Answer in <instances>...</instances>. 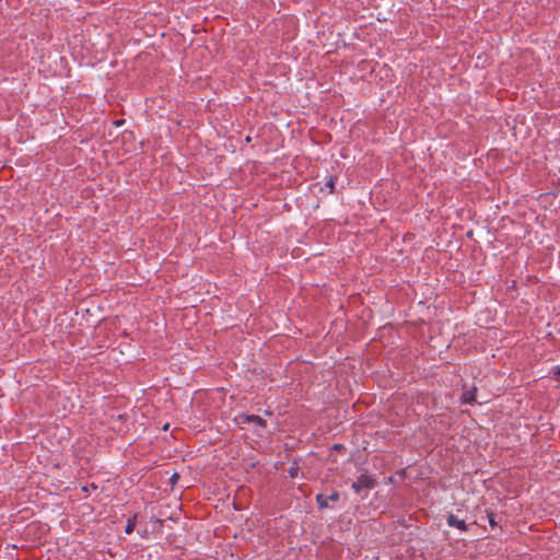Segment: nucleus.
<instances>
[{"instance_id": "6", "label": "nucleus", "mask_w": 560, "mask_h": 560, "mask_svg": "<svg viewBox=\"0 0 560 560\" xmlns=\"http://www.w3.org/2000/svg\"><path fill=\"white\" fill-rule=\"evenodd\" d=\"M136 520H137V515L128 518L126 528H125L126 534H131L133 532L135 526H136Z\"/></svg>"}, {"instance_id": "4", "label": "nucleus", "mask_w": 560, "mask_h": 560, "mask_svg": "<svg viewBox=\"0 0 560 560\" xmlns=\"http://www.w3.org/2000/svg\"><path fill=\"white\" fill-rule=\"evenodd\" d=\"M243 423H255L261 428H266L267 421L259 416L256 415H243Z\"/></svg>"}, {"instance_id": "8", "label": "nucleus", "mask_w": 560, "mask_h": 560, "mask_svg": "<svg viewBox=\"0 0 560 560\" xmlns=\"http://www.w3.org/2000/svg\"><path fill=\"white\" fill-rule=\"evenodd\" d=\"M288 472H289V476H290L291 478H296V477L299 476V472H300V467H299L296 464H293V465L289 468Z\"/></svg>"}, {"instance_id": "9", "label": "nucleus", "mask_w": 560, "mask_h": 560, "mask_svg": "<svg viewBox=\"0 0 560 560\" xmlns=\"http://www.w3.org/2000/svg\"><path fill=\"white\" fill-rule=\"evenodd\" d=\"M495 516H497L495 513L487 511V518L492 528H494L498 525V523L495 521Z\"/></svg>"}, {"instance_id": "13", "label": "nucleus", "mask_w": 560, "mask_h": 560, "mask_svg": "<svg viewBox=\"0 0 560 560\" xmlns=\"http://www.w3.org/2000/svg\"><path fill=\"white\" fill-rule=\"evenodd\" d=\"M557 374H559V375H560V368H558Z\"/></svg>"}, {"instance_id": "5", "label": "nucleus", "mask_w": 560, "mask_h": 560, "mask_svg": "<svg viewBox=\"0 0 560 560\" xmlns=\"http://www.w3.org/2000/svg\"><path fill=\"white\" fill-rule=\"evenodd\" d=\"M316 502L318 504L319 510H324L328 508V498L327 495L319 493L316 495Z\"/></svg>"}, {"instance_id": "11", "label": "nucleus", "mask_w": 560, "mask_h": 560, "mask_svg": "<svg viewBox=\"0 0 560 560\" xmlns=\"http://www.w3.org/2000/svg\"><path fill=\"white\" fill-rule=\"evenodd\" d=\"M179 479V474L178 472H174L171 477H170V483L172 486H175L177 483Z\"/></svg>"}, {"instance_id": "2", "label": "nucleus", "mask_w": 560, "mask_h": 560, "mask_svg": "<svg viewBox=\"0 0 560 560\" xmlns=\"http://www.w3.org/2000/svg\"><path fill=\"white\" fill-rule=\"evenodd\" d=\"M446 523L450 527H456L462 532L468 530V525L466 524V522L464 520H459L456 515L452 513L447 515Z\"/></svg>"}, {"instance_id": "12", "label": "nucleus", "mask_w": 560, "mask_h": 560, "mask_svg": "<svg viewBox=\"0 0 560 560\" xmlns=\"http://www.w3.org/2000/svg\"><path fill=\"white\" fill-rule=\"evenodd\" d=\"M331 450L341 453L346 451V447L343 444H334Z\"/></svg>"}, {"instance_id": "7", "label": "nucleus", "mask_w": 560, "mask_h": 560, "mask_svg": "<svg viewBox=\"0 0 560 560\" xmlns=\"http://www.w3.org/2000/svg\"><path fill=\"white\" fill-rule=\"evenodd\" d=\"M336 178L337 177L335 175H330L325 183V187L329 188V194L335 192Z\"/></svg>"}, {"instance_id": "3", "label": "nucleus", "mask_w": 560, "mask_h": 560, "mask_svg": "<svg viewBox=\"0 0 560 560\" xmlns=\"http://www.w3.org/2000/svg\"><path fill=\"white\" fill-rule=\"evenodd\" d=\"M477 387L476 386H472L471 388L465 390L463 394H462V397H460V402L464 404V405H472L477 401L476 397H477Z\"/></svg>"}, {"instance_id": "1", "label": "nucleus", "mask_w": 560, "mask_h": 560, "mask_svg": "<svg viewBox=\"0 0 560 560\" xmlns=\"http://www.w3.org/2000/svg\"><path fill=\"white\" fill-rule=\"evenodd\" d=\"M376 485V479L366 470H364L362 474H360L357 480L351 483V488L354 490L355 493L360 494L362 490L374 489Z\"/></svg>"}, {"instance_id": "10", "label": "nucleus", "mask_w": 560, "mask_h": 560, "mask_svg": "<svg viewBox=\"0 0 560 560\" xmlns=\"http://www.w3.org/2000/svg\"><path fill=\"white\" fill-rule=\"evenodd\" d=\"M328 501L337 502L340 498V494L338 491H332L330 495H327Z\"/></svg>"}]
</instances>
